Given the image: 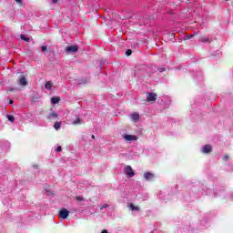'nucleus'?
<instances>
[{
  "label": "nucleus",
  "instance_id": "25",
  "mask_svg": "<svg viewBox=\"0 0 233 233\" xmlns=\"http://www.w3.org/2000/svg\"><path fill=\"white\" fill-rule=\"evenodd\" d=\"M108 208V205H107V204H106V205H104V206H101L100 210H103V208Z\"/></svg>",
  "mask_w": 233,
  "mask_h": 233
},
{
  "label": "nucleus",
  "instance_id": "5",
  "mask_svg": "<svg viewBox=\"0 0 233 233\" xmlns=\"http://www.w3.org/2000/svg\"><path fill=\"white\" fill-rule=\"evenodd\" d=\"M156 99H157V95L156 93H149L147 96V101L148 102H154Z\"/></svg>",
  "mask_w": 233,
  "mask_h": 233
},
{
  "label": "nucleus",
  "instance_id": "23",
  "mask_svg": "<svg viewBox=\"0 0 233 233\" xmlns=\"http://www.w3.org/2000/svg\"><path fill=\"white\" fill-rule=\"evenodd\" d=\"M126 55H127V56H132V50L128 49V50L126 52Z\"/></svg>",
  "mask_w": 233,
  "mask_h": 233
},
{
  "label": "nucleus",
  "instance_id": "28",
  "mask_svg": "<svg viewBox=\"0 0 233 233\" xmlns=\"http://www.w3.org/2000/svg\"><path fill=\"white\" fill-rule=\"evenodd\" d=\"M9 105H14V100H9Z\"/></svg>",
  "mask_w": 233,
  "mask_h": 233
},
{
  "label": "nucleus",
  "instance_id": "29",
  "mask_svg": "<svg viewBox=\"0 0 233 233\" xmlns=\"http://www.w3.org/2000/svg\"><path fill=\"white\" fill-rule=\"evenodd\" d=\"M101 233H108V231L106 229H104Z\"/></svg>",
  "mask_w": 233,
  "mask_h": 233
},
{
  "label": "nucleus",
  "instance_id": "14",
  "mask_svg": "<svg viewBox=\"0 0 233 233\" xmlns=\"http://www.w3.org/2000/svg\"><path fill=\"white\" fill-rule=\"evenodd\" d=\"M20 39H22L23 41H25L26 43H30V38L25 37V35H21Z\"/></svg>",
  "mask_w": 233,
  "mask_h": 233
},
{
  "label": "nucleus",
  "instance_id": "15",
  "mask_svg": "<svg viewBox=\"0 0 233 233\" xmlns=\"http://www.w3.org/2000/svg\"><path fill=\"white\" fill-rule=\"evenodd\" d=\"M6 117L11 123H14V121H15V117H14V116L7 115Z\"/></svg>",
  "mask_w": 233,
  "mask_h": 233
},
{
  "label": "nucleus",
  "instance_id": "32",
  "mask_svg": "<svg viewBox=\"0 0 233 233\" xmlns=\"http://www.w3.org/2000/svg\"><path fill=\"white\" fill-rule=\"evenodd\" d=\"M9 91H10V92H14V89H10Z\"/></svg>",
  "mask_w": 233,
  "mask_h": 233
},
{
  "label": "nucleus",
  "instance_id": "2",
  "mask_svg": "<svg viewBox=\"0 0 233 233\" xmlns=\"http://www.w3.org/2000/svg\"><path fill=\"white\" fill-rule=\"evenodd\" d=\"M125 174L128 177H134L136 176V173H134V169L132 168L131 166H126Z\"/></svg>",
  "mask_w": 233,
  "mask_h": 233
},
{
  "label": "nucleus",
  "instance_id": "12",
  "mask_svg": "<svg viewBox=\"0 0 233 233\" xmlns=\"http://www.w3.org/2000/svg\"><path fill=\"white\" fill-rule=\"evenodd\" d=\"M52 81H47L45 85L46 90H52Z\"/></svg>",
  "mask_w": 233,
  "mask_h": 233
},
{
  "label": "nucleus",
  "instance_id": "7",
  "mask_svg": "<svg viewBox=\"0 0 233 233\" xmlns=\"http://www.w3.org/2000/svg\"><path fill=\"white\" fill-rule=\"evenodd\" d=\"M18 85H20L21 86H26V85H28V81H26V77L25 76H21Z\"/></svg>",
  "mask_w": 233,
  "mask_h": 233
},
{
  "label": "nucleus",
  "instance_id": "22",
  "mask_svg": "<svg viewBox=\"0 0 233 233\" xmlns=\"http://www.w3.org/2000/svg\"><path fill=\"white\" fill-rule=\"evenodd\" d=\"M56 151V152H63V147H57Z\"/></svg>",
  "mask_w": 233,
  "mask_h": 233
},
{
  "label": "nucleus",
  "instance_id": "16",
  "mask_svg": "<svg viewBox=\"0 0 233 233\" xmlns=\"http://www.w3.org/2000/svg\"><path fill=\"white\" fill-rule=\"evenodd\" d=\"M81 121H83V119L76 117V119L73 121V125H81Z\"/></svg>",
  "mask_w": 233,
  "mask_h": 233
},
{
  "label": "nucleus",
  "instance_id": "13",
  "mask_svg": "<svg viewBox=\"0 0 233 233\" xmlns=\"http://www.w3.org/2000/svg\"><path fill=\"white\" fill-rule=\"evenodd\" d=\"M54 117H55V118H57V117H58L57 113L52 112L51 114H49L48 119H54Z\"/></svg>",
  "mask_w": 233,
  "mask_h": 233
},
{
  "label": "nucleus",
  "instance_id": "9",
  "mask_svg": "<svg viewBox=\"0 0 233 233\" xmlns=\"http://www.w3.org/2000/svg\"><path fill=\"white\" fill-rule=\"evenodd\" d=\"M199 41L200 43H212V41L205 35L200 36Z\"/></svg>",
  "mask_w": 233,
  "mask_h": 233
},
{
  "label": "nucleus",
  "instance_id": "24",
  "mask_svg": "<svg viewBox=\"0 0 233 233\" xmlns=\"http://www.w3.org/2000/svg\"><path fill=\"white\" fill-rule=\"evenodd\" d=\"M228 155H225L224 157H223V161H228Z\"/></svg>",
  "mask_w": 233,
  "mask_h": 233
},
{
  "label": "nucleus",
  "instance_id": "11",
  "mask_svg": "<svg viewBox=\"0 0 233 233\" xmlns=\"http://www.w3.org/2000/svg\"><path fill=\"white\" fill-rule=\"evenodd\" d=\"M202 152L204 154H210V152H212V147H204Z\"/></svg>",
  "mask_w": 233,
  "mask_h": 233
},
{
  "label": "nucleus",
  "instance_id": "1",
  "mask_svg": "<svg viewBox=\"0 0 233 233\" xmlns=\"http://www.w3.org/2000/svg\"><path fill=\"white\" fill-rule=\"evenodd\" d=\"M68 216H70V211H68L66 208L60 209L58 213V218H60L61 219H66Z\"/></svg>",
  "mask_w": 233,
  "mask_h": 233
},
{
  "label": "nucleus",
  "instance_id": "27",
  "mask_svg": "<svg viewBox=\"0 0 233 233\" xmlns=\"http://www.w3.org/2000/svg\"><path fill=\"white\" fill-rule=\"evenodd\" d=\"M158 71L159 72H165V68H159Z\"/></svg>",
  "mask_w": 233,
  "mask_h": 233
},
{
  "label": "nucleus",
  "instance_id": "6",
  "mask_svg": "<svg viewBox=\"0 0 233 233\" xmlns=\"http://www.w3.org/2000/svg\"><path fill=\"white\" fill-rule=\"evenodd\" d=\"M144 178L146 181H150V179H154V174L150 172H145L144 173Z\"/></svg>",
  "mask_w": 233,
  "mask_h": 233
},
{
  "label": "nucleus",
  "instance_id": "30",
  "mask_svg": "<svg viewBox=\"0 0 233 233\" xmlns=\"http://www.w3.org/2000/svg\"><path fill=\"white\" fill-rule=\"evenodd\" d=\"M91 137H92V139H96V136H94V135H92Z\"/></svg>",
  "mask_w": 233,
  "mask_h": 233
},
{
  "label": "nucleus",
  "instance_id": "4",
  "mask_svg": "<svg viewBox=\"0 0 233 233\" xmlns=\"http://www.w3.org/2000/svg\"><path fill=\"white\" fill-rule=\"evenodd\" d=\"M126 141H137V136L135 135H123Z\"/></svg>",
  "mask_w": 233,
  "mask_h": 233
},
{
  "label": "nucleus",
  "instance_id": "3",
  "mask_svg": "<svg viewBox=\"0 0 233 233\" xmlns=\"http://www.w3.org/2000/svg\"><path fill=\"white\" fill-rule=\"evenodd\" d=\"M77 50H79V47L77 46H69L66 48V52H67L68 54H76Z\"/></svg>",
  "mask_w": 233,
  "mask_h": 233
},
{
  "label": "nucleus",
  "instance_id": "26",
  "mask_svg": "<svg viewBox=\"0 0 233 233\" xmlns=\"http://www.w3.org/2000/svg\"><path fill=\"white\" fill-rule=\"evenodd\" d=\"M15 1L18 3V5H23V0H15Z\"/></svg>",
  "mask_w": 233,
  "mask_h": 233
},
{
  "label": "nucleus",
  "instance_id": "19",
  "mask_svg": "<svg viewBox=\"0 0 233 233\" xmlns=\"http://www.w3.org/2000/svg\"><path fill=\"white\" fill-rule=\"evenodd\" d=\"M75 199H76L77 201H85V198L80 197V196H76Z\"/></svg>",
  "mask_w": 233,
  "mask_h": 233
},
{
  "label": "nucleus",
  "instance_id": "10",
  "mask_svg": "<svg viewBox=\"0 0 233 233\" xmlns=\"http://www.w3.org/2000/svg\"><path fill=\"white\" fill-rule=\"evenodd\" d=\"M61 101V98L59 96H54L51 98V103L53 105H57Z\"/></svg>",
  "mask_w": 233,
  "mask_h": 233
},
{
  "label": "nucleus",
  "instance_id": "18",
  "mask_svg": "<svg viewBox=\"0 0 233 233\" xmlns=\"http://www.w3.org/2000/svg\"><path fill=\"white\" fill-rule=\"evenodd\" d=\"M129 208H131L132 210H139V207L135 206L134 204H130Z\"/></svg>",
  "mask_w": 233,
  "mask_h": 233
},
{
  "label": "nucleus",
  "instance_id": "31",
  "mask_svg": "<svg viewBox=\"0 0 233 233\" xmlns=\"http://www.w3.org/2000/svg\"><path fill=\"white\" fill-rule=\"evenodd\" d=\"M53 3H55V4L57 3V0H53Z\"/></svg>",
  "mask_w": 233,
  "mask_h": 233
},
{
  "label": "nucleus",
  "instance_id": "21",
  "mask_svg": "<svg viewBox=\"0 0 233 233\" xmlns=\"http://www.w3.org/2000/svg\"><path fill=\"white\" fill-rule=\"evenodd\" d=\"M195 35H196V34L188 35L186 36V39H192V37H194Z\"/></svg>",
  "mask_w": 233,
  "mask_h": 233
},
{
  "label": "nucleus",
  "instance_id": "20",
  "mask_svg": "<svg viewBox=\"0 0 233 233\" xmlns=\"http://www.w3.org/2000/svg\"><path fill=\"white\" fill-rule=\"evenodd\" d=\"M40 48L42 52H46V50H48V47L46 46H42Z\"/></svg>",
  "mask_w": 233,
  "mask_h": 233
},
{
  "label": "nucleus",
  "instance_id": "17",
  "mask_svg": "<svg viewBox=\"0 0 233 233\" xmlns=\"http://www.w3.org/2000/svg\"><path fill=\"white\" fill-rule=\"evenodd\" d=\"M54 128L59 130V128H61V122H56L54 125Z\"/></svg>",
  "mask_w": 233,
  "mask_h": 233
},
{
  "label": "nucleus",
  "instance_id": "8",
  "mask_svg": "<svg viewBox=\"0 0 233 233\" xmlns=\"http://www.w3.org/2000/svg\"><path fill=\"white\" fill-rule=\"evenodd\" d=\"M132 121H135V123H137L139 121V113H133L130 115Z\"/></svg>",
  "mask_w": 233,
  "mask_h": 233
}]
</instances>
